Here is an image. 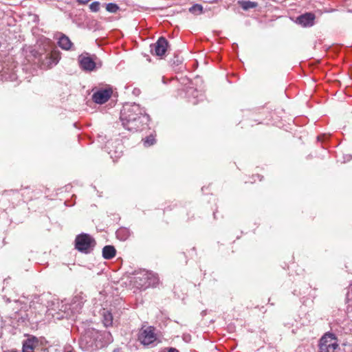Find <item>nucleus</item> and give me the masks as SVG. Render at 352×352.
I'll return each instance as SVG.
<instances>
[{"label": "nucleus", "instance_id": "f257e3e1", "mask_svg": "<svg viewBox=\"0 0 352 352\" xmlns=\"http://www.w3.org/2000/svg\"><path fill=\"white\" fill-rule=\"evenodd\" d=\"M120 120L126 129L135 132L148 126L149 116L140 104L126 103L120 111Z\"/></svg>", "mask_w": 352, "mask_h": 352}, {"label": "nucleus", "instance_id": "f03ea898", "mask_svg": "<svg viewBox=\"0 0 352 352\" xmlns=\"http://www.w3.org/2000/svg\"><path fill=\"white\" fill-rule=\"evenodd\" d=\"M30 309L38 315L47 314L55 316L59 314V311L66 312L67 305H61L58 299L52 296L50 293H43L41 295L32 296L30 301Z\"/></svg>", "mask_w": 352, "mask_h": 352}, {"label": "nucleus", "instance_id": "7ed1b4c3", "mask_svg": "<svg viewBox=\"0 0 352 352\" xmlns=\"http://www.w3.org/2000/svg\"><path fill=\"white\" fill-rule=\"evenodd\" d=\"M3 292L4 294L2 299L6 302H12L10 308L12 309V312L10 314V318L18 322H25L28 317L26 311L30 308V305H28L29 300L25 297H23V300L16 299L14 292L7 288H3Z\"/></svg>", "mask_w": 352, "mask_h": 352}, {"label": "nucleus", "instance_id": "20e7f679", "mask_svg": "<svg viewBox=\"0 0 352 352\" xmlns=\"http://www.w3.org/2000/svg\"><path fill=\"white\" fill-rule=\"evenodd\" d=\"M128 274L130 282L141 289L155 287L159 283L157 274L146 270H133L131 272H129Z\"/></svg>", "mask_w": 352, "mask_h": 352}, {"label": "nucleus", "instance_id": "39448f33", "mask_svg": "<svg viewBox=\"0 0 352 352\" xmlns=\"http://www.w3.org/2000/svg\"><path fill=\"white\" fill-rule=\"evenodd\" d=\"M22 342V352H46V343L43 338L25 334Z\"/></svg>", "mask_w": 352, "mask_h": 352}, {"label": "nucleus", "instance_id": "423d86ee", "mask_svg": "<svg viewBox=\"0 0 352 352\" xmlns=\"http://www.w3.org/2000/svg\"><path fill=\"white\" fill-rule=\"evenodd\" d=\"M80 68L85 72H91L102 67V62L96 55L84 52L78 57Z\"/></svg>", "mask_w": 352, "mask_h": 352}, {"label": "nucleus", "instance_id": "0eeeda50", "mask_svg": "<svg viewBox=\"0 0 352 352\" xmlns=\"http://www.w3.org/2000/svg\"><path fill=\"white\" fill-rule=\"evenodd\" d=\"M95 245L94 239L88 234L82 233L75 239V248L82 253H90Z\"/></svg>", "mask_w": 352, "mask_h": 352}, {"label": "nucleus", "instance_id": "6e6552de", "mask_svg": "<svg viewBox=\"0 0 352 352\" xmlns=\"http://www.w3.org/2000/svg\"><path fill=\"white\" fill-rule=\"evenodd\" d=\"M91 336L95 339V349L96 350L105 347L112 341V336L109 331H100L94 328L89 329Z\"/></svg>", "mask_w": 352, "mask_h": 352}, {"label": "nucleus", "instance_id": "1a4fd4ad", "mask_svg": "<svg viewBox=\"0 0 352 352\" xmlns=\"http://www.w3.org/2000/svg\"><path fill=\"white\" fill-rule=\"evenodd\" d=\"M318 346L319 352H335L338 344L332 333H326L320 338Z\"/></svg>", "mask_w": 352, "mask_h": 352}, {"label": "nucleus", "instance_id": "9d476101", "mask_svg": "<svg viewBox=\"0 0 352 352\" xmlns=\"http://www.w3.org/2000/svg\"><path fill=\"white\" fill-rule=\"evenodd\" d=\"M92 336H91L90 331L89 329H87L85 333L82 336L80 340V348L87 352H94L96 351L95 349V339H93Z\"/></svg>", "mask_w": 352, "mask_h": 352}, {"label": "nucleus", "instance_id": "9b49d317", "mask_svg": "<svg viewBox=\"0 0 352 352\" xmlns=\"http://www.w3.org/2000/svg\"><path fill=\"white\" fill-rule=\"evenodd\" d=\"M138 340L144 345L152 344L156 340L154 329L152 327H148L142 329L140 331Z\"/></svg>", "mask_w": 352, "mask_h": 352}, {"label": "nucleus", "instance_id": "f8f14e48", "mask_svg": "<svg viewBox=\"0 0 352 352\" xmlns=\"http://www.w3.org/2000/svg\"><path fill=\"white\" fill-rule=\"evenodd\" d=\"M168 43L167 40L161 36L158 38L156 43L151 45V52L154 53L156 56H163L167 50Z\"/></svg>", "mask_w": 352, "mask_h": 352}, {"label": "nucleus", "instance_id": "ddd939ff", "mask_svg": "<svg viewBox=\"0 0 352 352\" xmlns=\"http://www.w3.org/2000/svg\"><path fill=\"white\" fill-rule=\"evenodd\" d=\"M111 94V89H101L93 94L92 100L97 104H102L110 98Z\"/></svg>", "mask_w": 352, "mask_h": 352}, {"label": "nucleus", "instance_id": "4468645a", "mask_svg": "<svg viewBox=\"0 0 352 352\" xmlns=\"http://www.w3.org/2000/svg\"><path fill=\"white\" fill-rule=\"evenodd\" d=\"M60 58V53L56 51H52L45 55L42 60V65L46 68H50L56 65Z\"/></svg>", "mask_w": 352, "mask_h": 352}, {"label": "nucleus", "instance_id": "2eb2a0df", "mask_svg": "<svg viewBox=\"0 0 352 352\" xmlns=\"http://www.w3.org/2000/svg\"><path fill=\"white\" fill-rule=\"evenodd\" d=\"M186 94L189 101L193 104H197L204 98V95L201 91L191 87L187 88Z\"/></svg>", "mask_w": 352, "mask_h": 352}, {"label": "nucleus", "instance_id": "dca6fc26", "mask_svg": "<svg viewBox=\"0 0 352 352\" xmlns=\"http://www.w3.org/2000/svg\"><path fill=\"white\" fill-rule=\"evenodd\" d=\"M314 14L307 12L297 17L296 22L303 27H311L314 24Z\"/></svg>", "mask_w": 352, "mask_h": 352}, {"label": "nucleus", "instance_id": "f3484780", "mask_svg": "<svg viewBox=\"0 0 352 352\" xmlns=\"http://www.w3.org/2000/svg\"><path fill=\"white\" fill-rule=\"evenodd\" d=\"M58 37V45L64 50H69L73 46V43L71 41L69 38L63 33H59Z\"/></svg>", "mask_w": 352, "mask_h": 352}, {"label": "nucleus", "instance_id": "a211bd4d", "mask_svg": "<svg viewBox=\"0 0 352 352\" xmlns=\"http://www.w3.org/2000/svg\"><path fill=\"white\" fill-rule=\"evenodd\" d=\"M83 300L80 296H76L70 305H69V309L73 314H76L80 312L83 306Z\"/></svg>", "mask_w": 352, "mask_h": 352}, {"label": "nucleus", "instance_id": "6ab92c4d", "mask_svg": "<svg viewBox=\"0 0 352 352\" xmlns=\"http://www.w3.org/2000/svg\"><path fill=\"white\" fill-rule=\"evenodd\" d=\"M116 250L112 245H105L102 249V256L105 259H111L116 255Z\"/></svg>", "mask_w": 352, "mask_h": 352}, {"label": "nucleus", "instance_id": "aec40b11", "mask_svg": "<svg viewBox=\"0 0 352 352\" xmlns=\"http://www.w3.org/2000/svg\"><path fill=\"white\" fill-rule=\"evenodd\" d=\"M239 5L241 7L243 10H248L252 8H256L258 6V3L255 1H239Z\"/></svg>", "mask_w": 352, "mask_h": 352}, {"label": "nucleus", "instance_id": "412c9836", "mask_svg": "<svg viewBox=\"0 0 352 352\" xmlns=\"http://www.w3.org/2000/svg\"><path fill=\"white\" fill-rule=\"evenodd\" d=\"M102 316H103L102 322H103L104 325L105 327L111 326L113 323V316H112L111 313H110L107 310H104L103 313H102Z\"/></svg>", "mask_w": 352, "mask_h": 352}, {"label": "nucleus", "instance_id": "4be33fe9", "mask_svg": "<svg viewBox=\"0 0 352 352\" xmlns=\"http://www.w3.org/2000/svg\"><path fill=\"white\" fill-rule=\"evenodd\" d=\"M189 12L194 14H200L203 12V6L200 4H195L189 8Z\"/></svg>", "mask_w": 352, "mask_h": 352}, {"label": "nucleus", "instance_id": "5701e85b", "mask_svg": "<svg viewBox=\"0 0 352 352\" xmlns=\"http://www.w3.org/2000/svg\"><path fill=\"white\" fill-rule=\"evenodd\" d=\"M116 236L119 239L124 241L128 237V231L124 228H120L117 230Z\"/></svg>", "mask_w": 352, "mask_h": 352}, {"label": "nucleus", "instance_id": "b1692460", "mask_svg": "<svg viewBox=\"0 0 352 352\" xmlns=\"http://www.w3.org/2000/svg\"><path fill=\"white\" fill-rule=\"evenodd\" d=\"M106 10L111 13H116L119 10V6L113 3H109L106 6Z\"/></svg>", "mask_w": 352, "mask_h": 352}, {"label": "nucleus", "instance_id": "393cba45", "mask_svg": "<svg viewBox=\"0 0 352 352\" xmlns=\"http://www.w3.org/2000/svg\"><path fill=\"white\" fill-rule=\"evenodd\" d=\"M143 141L145 146H151L155 143V139L152 135L147 136Z\"/></svg>", "mask_w": 352, "mask_h": 352}, {"label": "nucleus", "instance_id": "a878e982", "mask_svg": "<svg viewBox=\"0 0 352 352\" xmlns=\"http://www.w3.org/2000/svg\"><path fill=\"white\" fill-rule=\"evenodd\" d=\"M89 8L92 12H96L100 10V3L94 1L89 5Z\"/></svg>", "mask_w": 352, "mask_h": 352}, {"label": "nucleus", "instance_id": "bb28decb", "mask_svg": "<svg viewBox=\"0 0 352 352\" xmlns=\"http://www.w3.org/2000/svg\"><path fill=\"white\" fill-rule=\"evenodd\" d=\"M190 336L189 334H184L183 336V339L185 342H188L190 340Z\"/></svg>", "mask_w": 352, "mask_h": 352}, {"label": "nucleus", "instance_id": "cd10ccee", "mask_svg": "<svg viewBox=\"0 0 352 352\" xmlns=\"http://www.w3.org/2000/svg\"><path fill=\"white\" fill-rule=\"evenodd\" d=\"M77 1L80 3L85 4V3H88L89 1H90L91 0H77Z\"/></svg>", "mask_w": 352, "mask_h": 352}, {"label": "nucleus", "instance_id": "c85d7f7f", "mask_svg": "<svg viewBox=\"0 0 352 352\" xmlns=\"http://www.w3.org/2000/svg\"><path fill=\"white\" fill-rule=\"evenodd\" d=\"M168 352H179V351L175 348H170Z\"/></svg>", "mask_w": 352, "mask_h": 352}, {"label": "nucleus", "instance_id": "c756f323", "mask_svg": "<svg viewBox=\"0 0 352 352\" xmlns=\"http://www.w3.org/2000/svg\"><path fill=\"white\" fill-rule=\"evenodd\" d=\"M9 192H13V193L18 192V190H10L6 191V193H7V194H8Z\"/></svg>", "mask_w": 352, "mask_h": 352}, {"label": "nucleus", "instance_id": "7c9ffc66", "mask_svg": "<svg viewBox=\"0 0 352 352\" xmlns=\"http://www.w3.org/2000/svg\"><path fill=\"white\" fill-rule=\"evenodd\" d=\"M113 352H122V351L120 348H116L113 350Z\"/></svg>", "mask_w": 352, "mask_h": 352}, {"label": "nucleus", "instance_id": "2f4dec72", "mask_svg": "<svg viewBox=\"0 0 352 352\" xmlns=\"http://www.w3.org/2000/svg\"><path fill=\"white\" fill-rule=\"evenodd\" d=\"M104 138H106V137L103 138L102 135H98V139H101V141H103Z\"/></svg>", "mask_w": 352, "mask_h": 352}, {"label": "nucleus", "instance_id": "473e14b6", "mask_svg": "<svg viewBox=\"0 0 352 352\" xmlns=\"http://www.w3.org/2000/svg\"><path fill=\"white\" fill-rule=\"evenodd\" d=\"M346 157H347V158H346V160H347V161H349V160H351L352 156L349 155H347V156H346Z\"/></svg>", "mask_w": 352, "mask_h": 352}, {"label": "nucleus", "instance_id": "72a5a7b5", "mask_svg": "<svg viewBox=\"0 0 352 352\" xmlns=\"http://www.w3.org/2000/svg\"><path fill=\"white\" fill-rule=\"evenodd\" d=\"M256 177L259 179L260 181L262 180V177H261L260 175H256Z\"/></svg>", "mask_w": 352, "mask_h": 352}, {"label": "nucleus", "instance_id": "f704fd0d", "mask_svg": "<svg viewBox=\"0 0 352 352\" xmlns=\"http://www.w3.org/2000/svg\"><path fill=\"white\" fill-rule=\"evenodd\" d=\"M60 317V318H63V317H64V315L63 314V315H61Z\"/></svg>", "mask_w": 352, "mask_h": 352}]
</instances>
